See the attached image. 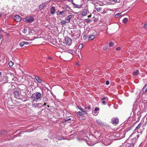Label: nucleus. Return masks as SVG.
Returning <instances> with one entry per match:
<instances>
[{
  "label": "nucleus",
  "instance_id": "obj_20",
  "mask_svg": "<svg viewBox=\"0 0 147 147\" xmlns=\"http://www.w3.org/2000/svg\"><path fill=\"white\" fill-rule=\"evenodd\" d=\"M92 21V20L91 19H87L85 20V22L87 23H89L90 22Z\"/></svg>",
  "mask_w": 147,
  "mask_h": 147
},
{
  "label": "nucleus",
  "instance_id": "obj_23",
  "mask_svg": "<svg viewBox=\"0 0 147 147\" xmlns=\"http://www.w3.org/2000/svg\"><path fill=\"white\" fill-rule=\"evenodd\" d=\"M86 11L87 10H86V11H84L83 12H82V15L83 16H85L86 15L87 13V12Z\"/></svg>",
  "mask_w": 147,
  "mask_h": 147
},
{
  "label": "nucleus",
  "instance_id": "obj_54",
  "mask_svg": "<svg viewBox=\"0 0 147 147\" xmlns=\"http://www.w3.org/2000/svg\"><path fill=\"white\" fill-rule=\"evenodd\" d=\"M100 12V11L101 10H96Z\"/></svg>",
  "mask_w": 147,
  "mask_h": 147
},
{
  "label": "nucleus",
  "instance_id": "obj_60",
  "mask_svg": "<svg viewBox=\"0 0 147 147\" xmlns=\"http://www.w3.org/2000/svg\"><path fill=\"white\" fill-rule=\"evenodd\" d=\"M2 16V14H0V17H1Z\"/></svg>",
  "mask_w": 147,
  "mask_h": 147
},
{
  "label": "nucleus",
  "instance_id": "obj_38",
  "mask_svg": "<svg viewBox=\"0 0 147 147\" xmlns=\"http://www.w3.org/2000/svg\"><path fill=\"white\" fill-rule=\"evenodd\" d=\"M121 13H117L115 15V17H116V18H117L118 17V16H120V14H121Z\"/></svg>",
  "mask_w": 147,
  "mask_h": 147
},
{
  "label": "nucleus",
  "instance_id": "obj_48",
  "mask_svg": "<svg viewBox=\"0 0 147 147\" xmlns=\"http://www.w3.org/2000/svg\"><path fill=\"white\" fill-rule=\"evenodd\" d=\"M93 114L95 115H97V112L96 111L95 112V113H93Z\"/></svg>",
  "mask_w": 147,
  "mask_h": 147
},
{
  "label": "nucleus",
  "instance_id": "obj_15",
  "mask_svg": "<svg viewBox=\"0 0 147 147\" xmlns=\"http://www.w3.org/2000/svg\"><path fill=\"white\" fill-rule=\"evenodd\" d=\"M57 44L59 45V47L62 49H64L65 47V45L64 46L63 45H62L61 44H60L59 43H57Z\"/></svg>",
  "mask_w": 147,
  "mask_h": 147
},
{
  "label": "nucleus",
  "instance_id": "obj_50",
  "mask_svg": "<svg viewBox=\"0 0 147 147\" xmlns=\"http://www.w3.org/2000/svg\"><path fill=\"white\" fill-rule=\"evenodd\" d=\"M47 103H46V102H45L44 103V104H43V105L44 106H45V105H47Z\"/></svg>",
  "mask_w": 147,
  "mask_h": 147
},
{
  "label": "nucleus",
  "instance_id": "obj_22",
  "mask_svg": "<svg viewBox=\"0 0 147 147\" xmlns=\"http://www.w3.org/2000/svg\"><path fill=\"white\" fill-rule=\"evenodd\" d=\"M69 120H71V121H74V118L72 117H71V118H69L68 119H66L65 120V121H69Z\"/></svg>",
  "mask_w": 147,
  "mask_h": 147
},
{
  "label": "nucleus",
  "instance_id": "obj_26",
  "mask_svg": "<svg viewBox=\"0 0 147 147\" xmlns=\"http://www.w3.org/2000/svg\"><path fill=\"white\" fill-rule=\"evenodd\" d=\"M108 49V46H105L103 47L102 49V50L103 51H105L106 50Z\"/></svg>",
  "mask_w": 147,
  "mask_h": 147
},
{
  "label": "nucleus",
  "instance_id": "obj_3",
  "mask_svg": "<svg viewBox=\"0 0 147 147\" xmlns=\"http://www.w3.org/2000/svg\"><path fill=\"white\" fill-rule=\"evenodd\" d=\"M65 42L67 45H70L72 43V40L68 36H66L65 37Z\"/></svg>",
  "mask_w": 147,
  "mask_h": 147
},
{
  "label": "nucleus",
  "instance_id": "obj_12",
  "mask_svg": "<svg viewBox=\"0 0 147 147\" xmlns=\"http://www.w3.org/2000/svg\"><path fill=\"white\" fill-rule=\"evenodd\" d=\"M13 94L15 97L16 98L20 96V93L19 92L17 91H14V92Z\"/></svg>",
  "mask_w": 147,
  "mask_h": 147
},
{
  "label": "nucleus",
  "instance_id": "obj_24",
  "mask_svg": "<svg viewBox=\"0 0 147 147\" xmlns=\"http://www.w3.org/2000/svg\"><path fill=\"white\" fill-rule=\"evenodd\" d=\"M8 64L10 67H11L13 65V63L11 61H10L9 63Z\"/></svg>",
  "mask_w": 147,
  "mask_h": 147
},
{
  "label": "nucleus",
  "instance_id": "obj_2",
  "mask_svg": "<svg viewBox=\"0 0 147 147\" xmlns=\"http://www.w3.org/2000/svg\"><path fill=\"white\" fill-rule=\"evenodd\" d=\"M24 20V21L27 22L28 23H32L34 20L33 17L31 16H27Z\"/></svg>",
  "mask_w": 147,
  "mask_h": 147
},
{
  "label": "nucleus",
  "instance_id": "obj_34",
  "mask_svg": "<svg viewBox=\"0 0 147 147\" xmlns=\"http://www.w3.org/2000/svg\"><path fill=\"white\" fill-rule=\"evenodd\" d=\"M24 42H21L20 43V46L21 47H23L24 45Z\"/></svg>",
  "mask_w": 147,
  "mask_h": 147
},
{
  "label": "nucleus",
  "instance_id": "obj_10",
  "mask_svg": "<svg viewBox=\"0 0 147 147\" xmlns=\"http://www.w3.org/2000/svg\"><path fill=\"white\" fill-rule=\"evenodd\" d=\"M71 15H69L65 18V20L67 23H69V22L70 19L71 18Z\"/></svg>",
  "mask_w": 147,
  "mask_h": 147
},
{
  "label": "nucleus",
  "instance_id": "obj_16",
  "mask_svg": "<svg viewBox=\"0 0 147 147\" xmlns=\"http://www.w3.org/2000/svg\"><path fill=\"white\" fill-rule=\"evenodd\" d=\"M78 107L82 112H85L86 113H87V111H85L80 106H78Z\"/></svg>",
  "mask_w": 147,
  "mask_h": 147
},
{
  "label": "nucleus",
  "instance_id": "obj_56",
  "mask_svg": "<svg viewBox=\"0 0 147 147\" xmlns=\"http://www.w3.org/2000/svg\"><path fill=\"white\" fill-rule=\"evenodd\" d=\"M2 75V73L0 71V76Z\"/></svg>",
  "mask_w": 147,
  "mask_h": 147
},
{
  "label": "nucleus",
  "instance_id": "obj_39",
  "mask_svg": "<svg viewBox=\"0 0 147 147\" xmlns=\"http://www.w3.org/2000/svg\"><path fill=\"white\" fill-rule=\"evenodd\" d=\"M81 6V5H76L75 6V7H76L78 8H80Z\"/></svg>",
  "mask_w": 147,
  "mask_h": 147
},
{
  "label": "nucleus",
  "instance_id": "obj_32",
  "mask_svg": "<svg viewBox=\"0 0 147 147\" xmlns=\"http://www.w3.org/2000/svg\"><path fill=\"white\" fill-rule=\"evenodd\" d=\"M56 10H51V13L52 14H54Z\"/></svg>",
  "mask_w": 147,
  "mask_h": 147
},
{
  "label": "nucleus",
  "instance_id": "obj_49",
  "mask_svg": "<svg viewBox=\"0 0 147 147\" xmlns=\"http://www.w3.org/2000/svg\"><path fill=\"white\" fill-rule=\"evenodd\" d=\"M48 59H50V60H51V59H52V58L51 57H48Z\"/></svg>",
  "mask_w": 147,
  "mask_h": 147
},
{
  "label": "nucleus",
  "instance_id": "obj_46",
  "mask_svg": "<svg viewBox=\"0 0 147 147\" xmlns=\"http://www.w3.org/2000/svg\"><path fill=\"white\" fill-rule=\"evenodd\" d=\"M65 7V8L66 9H67V8H69V6L67 5H65L64 6Z\"/></svg>",
  "mask_w": 147,
  "mask_h": 147
},
{
  "label": "nucleus",
  "instance_id": "obj_19",
  "mask_svg": "<svg viewBox=\"0 0 147 147\" xmlns=\"http://www.w3.org/2000/svg\"><path fill=\"white\" fill-rule=\"evenodd\" d=\"M139 72V70H137L136 71L134 72L133 73V75L134 76L137 75Z\"/></svg>",
  "mask_w": 147,
  "mask_h": 147
},
{
  "label": "nucleus",
  "instance_id": "obj_35",
  "mask_svg": "<svg viewBox=\"0 0 147 147\" xmlns=\"http://www.w3.org/2000/svg\"><path fill=\"white\" fill-rule=\"evenodd\" d=\"M101 100H105V101H106H106H107L108 99H107V97H104V98H101Z\"/></svg>",
  "mask_w": 147,
  "mask_h": 147
},
{
  "label": "nucleus",
  "instance_id": "obj_43",
  "mask_svg": "<svg viewBox=\"0 0 147 147\" xmlns=\"http://www.w3.org/2000/svg\"><path fill=\"white\" fill-rule=\"evenodd\" d=\"M98 20V19L97 18H94V22L97 21Z\"/></svg>",
  "mask_w": 147,
  "mask_h": 147
},
{
  "label": "nucleus",
  "instance_id": "obj_53",
  "mask_svg": "<svg viewBox=\"0 0 147 147\" xmlns=\"http://www.w3.org/2000/svg\"><path fill=\"white\" fill-rule=\"evenodd\" d=\"M2 38V36L1 35H0V40H1Z\"/></svg>",
  "mask_w": 147,
  "mask_h": 147
},
{
  "label": "nucleus",
  "instance_id": "obj_27",
  "mask_svg": "<svg viewBox=\"0 0 147 147\" xmlns=\"http://www.w3.org/2000/svg\"><path fill=\"white\" fill-rule=\"evenodd\" d=\"M83 47V45L82 44H80L78 46V49H81Z\"/></svg>",
  "mask_w": 147,
  "mask_h": 147
},
{
  "label": "nucleus",
  "instance_id": "obj_6",
  "mask_svg": "<svg viewBox=\"0 0 147 147\" xmlns=\"http://www.w3.org/2000/svg\"><path fill=\"white\" fill-rule=\"evenodd\" d=\"M21 20V18L19 16L17 15L14 17V20L16 22H20Z\"/></svg>",
  "mask_w": 147,
  "mask_h": 147
},
{
  "label": "nucleus",
  "instance_id": "obj_63",
  "mask_svg": "<svg viewBox=\"0 0 147 147\" xmlns=\"http://www.w3.org/2000/svg\"><path fill=\"white\" fill-rule=\"evenodd\" d=\"M76 64L77 65H78V63H76Z\"/></svg>",
  "mask_w": 147,
  "mask_h": 147
},
{
  "label": "nucleus",
  "instance_id": "obj_25",
  "mask_svg": "<svg viewBox=\"0 0 147 147\" xmlns=\"http://www.w3.org/2000/svg\"><path fill=\"white\" fill-rule=\"evenodd\" d=\"M42 100L44 102H45L48 100V99L46 97H44L43 98Z\"/></svg>",
  "mask_w": 147,
  "mask_h": 147
},
{
  "label": "nucleus",
  "instance_id": "obj_11",
  "mask_svg": "<svg viewBox=\"0 0 147 147\" xmlns=\"http://www.w3.org/2000/svg\"><path fill=\"white\" fill-rule=\"evenodd\" d=\"M147 90V83L146 84L142 89V93H145Z\"/></svg>",
  "mask_w": 147,
  "mask_h": 147
},
{
  "label": "nucleus",
  "instance_id": "obj_14",
  "mask_svg": "<svg viewBox=\"0 0 147 147\" xmlns=\"http://www.w3.org/2000/svg\"><path fill=\"white\" fill-rule=\"evenodd\" d=\"M33 103L32 104V107H34L35 108H36V107H38V105L40 103L37 104V103Z\"/></svg>",
  "mask_w": 147,
  "mask_h": 147
},
{
  "label": "nucleus",
  "instance_id": "obj_29",
  "mask_svg": "<svg viewBox=\"0 0 147 147\" xmlns=\"http://www.w3.org/2000/svg\"><path fill=\"white\" fill-rule=\"evenodd\" d=\"M61 23L62 25H64L67 23L66 22L65 20H63L61 21Z\"/></svg>",
  "mask_w": 147,
  "mask_h": 147
},
{
  "label": "nucleus",
  "instance_id": "obj_44",
  "mask_svg": "<svg viewBox=\"0 0 147 147\" xmlns=\"http://www.w3.org/2000/svg\"><path fill=\"white\" fill-rule=\"evenodd\" d=\"M87 36L86 34H84L83 36V38L84 39H86V38Z\"/></svg>",
  "mask_w": 147,
  "mask_h": 147
},
{
  "label": "nucleus",
  "instance_id": "obj_5",
  "mask_svg": "<svg viewBox=\"0 0 147 147\" xmlns=\"http://www.w3.org/2000/svg\"><path fill=\"white\" fill-rule=\"evenodd\" d=\"M112 123L113 124H117L118 123L119 119L117 118L114 117L111 119Z\"/></svg>",
  "mask_w": 147,
  "mask_h": 147
},
{
  "label": "nucleus",
  "instance_id": "obj_42",
  "mask_svg": "<svg viewBox=\"0 0 147 147\" xmlns=\"http://www.w3.org/2000/svg\"><path fill=\"white\" fill-rule=\"evenodd\" d=\"M24 42V45H28L29 44V42Z\"/></svg>",
  "mask_w": 147,
  "mask_h": 147
},
{
  "label": "nucleus",
  "instance_id": "obj_58",
  "mask_svg": "<svg viewBox=\"0 0 147 147\" xmlns=\"http://www.w3.org/2000/svg\"><path fill=\"white\" fill-rule=\"evenodd\" d=\"M69 1H72V0H68Z\"/></svg>",
  "mask_w": 147,
  "mask_h": 147
},
{
  "label": "nucleus",
  "instance_id": "obj_40",
  "mask_svg": "<svg viewBox=\"0 0 147 147\" xmlns=\"http://www.w3.org/2000/svg\"><path fill=\"white\" fill-rule=\"evenodd\" d=\"M85 109H90V106H88L87 107H85Z\"/></svg>",
  "mask_w": 147,
  "mask_h": 147
},
{
  "label": "nucleus",
  "instance_id": "obj_13",
  "mask_svg": "<svg viewBox=\"0 0 147 147\" xmlns=\"http://www.w3.org/2000/svg\"><path fill=\"white\" fill-rule=\"evenodd\" d=\"M35 78L38 82L39 83L41 82L42 80L38 77L35 76Z\"/></svg>",
  "mask_w": 147,
  "mask_h": 147
},
{
  "label": "nucleus",
  "instance_id": "obj_4",
  "mask_svg": "<svg viewBox=\"0 0 147 147\" xmlns=\"http://www.w3.org/2000/svg\"><path fill=\"white\" fill-rule=\"evenodd\" d=\"M97 35V32L95 31H93V32L92 34H91L89 36L88 40H92L94 39L95 36Z\"/></svg>",
  "mask_w": 147,
  "mask_h": 147
},
{
  "label": "nucleus",
  "instance_id": "obj_57",
  "mask_svg": "<svg viewBox=\"0 0 147 147\" xmlns=\"http://www.w3.org/2000/svg\"><path fill=\"white\" fill-rule=\"evenodd\" d=\"M111 142H110L109 143V144H108V145H109V144H111Z\"/></svg>",
  "mask_w": 147,
  "mask_h": 147
},
{
  "label": "nucleus",
  "instance_id": "obj_28",
  "mask_svg": "<svg viewBox=\"0 0 147 147\" xmlns=\"http://www.w3.org/2000/svg\"><path fill=\"white\" fill-rule=\"evenodd\" d=\"M96 122L98 124L100 125H101L102 124V123L101 122V121L99 120H96Z\"/></svg>",
  "mask_w": 147,
  "mask_h": 147
},
{
  "label": "nucleus",
  "instance_id": "obj_1",
  "mask_svg": "<svg viewBox=\"0 0 147 147\" xmlns=\"http://www.w3.org/2000/svg\"><path fill=\"white\" fill-rule=\"evenodd\" d=\"M57 13V15L62 16H65L69 13V12L67 10H64L62 11H58Z\"/></svg>",
  "mask_w": 147,
  "mask_h": 147
},
{
  "label": "nucleus",
  "instance_id": "obj_59",
  "mask_svg": "<svg viewBox=\"0 0 147 147\" xmlns=\"http://www.w3.org/2000/svg\"><path fill=\"white\" fill-rule=\"evenodd\" d=\"M47 107H49V105H47Z\"/></svg>",
  "mask_w": 147,
  "mask_h": 147
},
{
  "label": "nucleus",
  "instance_id": "obj_9",
  "mask_svg": "<svg viewBox=\"0 0 147 147\" xmlns=\"http://www.w3.org/2000/svg\"><path fill=\"white\" fill-rule=\"evenodd\" d=\"M8 131H5L4 130L0 131V136H3L5 135L6 133H8Z\"/></svg>",
  "mask_w": 147,
  "mask_h": 147
},
{
  "label": "nucleus",
  "instance_id": "obj_64",
  "mask_svg": "<svg viewBox=\"0 0 147 147\" xmlns=\"http://www.w3.org/2000/svg\"><path fill=\"white\" fill-rule=\"evenodd\" d=\"M94 12H95L96 11L95 10H94Z\"/></svg>",
  "mask_w": 147,
  "mask_h": 147
},
{
  "label": "nucleus",
  "instance_id": "obj_7",
  "mask_svg": "<svg viewBox=\"0 0 147 147\" xmlns=\"http://www.w3.org/2000/svg\"><path fill=\"white\" fill-rule=\"evenodd\" d=\"M31 99L32 100V103H33L34 101L36 102H37V100L36 99V97L35 93L32 94L31 97Z\"/></svg>",
  "mask_w": 147,
  "mask_h": 147
},
{
  "label": "nucleus",
  "instance_id": "obj_55",
  "mask_svg": "<svg viewBox=\"0 0 147 147\" xmlns=\"http://www.w3.org/2000/svg\"><path fill=\"white\" fill-rule=\"evenodd\" d=\"M91 15H89V16H88V18H90V17H91Z\"/></svg>",
  "mask_w": 147,
  "mask_h": 147
},
{
  "label": "nucleus",
  "instance_id": "obj_52",
  "mask_svg": "<svg viewBox=\"0 0 147 147\" xmlns=\"http://www.w3.org/2000/svg\"><path fill=\"white\" fill-rule=\"evenodd\" d=\"M51 9H55V7H51Z\"/></svg>",
  "mask_w": 147,
  "mask_h": 147
},
{
  "label": "nucleus",
  "instance_id": "obj_36",
  "mask_svg": "<svg viewBox=\"0 0 147 147\" xmlns=\"http://www.w3.org/2000/svg\"><path fill=\"white\" fill-rule=\"evenodd\" d=\"M134 143L133 142L128 147H134Z\"/></svg>",
  "mask_w": 147,
  "mask_h": 147
},
{
  "label": "nucleus",
  "instance_id": "obj_17",
  "mask_svg": "<svg viewBox=\"0 0 147 147\" xmlns=\"http://www.w3.org/2000/svg\"><path fill=\"white\" fill-rule=\"evenodd\" d=\"M141 126V123H140L136 127L134 131H135L137 130L138 129H139Z\"/></svg>",
  "mask_w": 147,
  "mask_h": 147
},
{
  "label": "nucleus",
  "instance_id": "obj_31",
  "mask_svg": "<svg viewBox=\"0 0 147 147\" xmlns=\"http://www.w3.org/2000/svg\"><path fill=\"white\" fill-rule=\"evenodd\" d=\"M44 7V5L43 4H41L39 5V8L40 9H43Z\"/></svg>",
  "mask_w": 147,
  "mask_h": 147
},
{
  "label": "nucleus",
  "instance_id": "obj_62",
  "mask_svg": "<svg viewBox=\"0 0 147 147\" xmlns=\"http://www.w3.org/2000/svg\"><path fill=\"white\" fill-rule=\"evenodd\" d=\"M70 51H71V52L73 53V51H72V50Z\"/></svg>",
  "mask_w": 147,
  "mask_h": 147
},
{
  "label": "nucleus",
  "instance_id": "obj_51",
  "mask_svg": "<svg viewBox=\"0 0 147 147\" xmlns=\"http://www.w3.org/2000/svg\"><path fill=\"white\" fill-rule=\"evenodd\" d=\"M106 11H103V12L102 13H104H104H106Z\"/></svg>",
  "mask_w": 147,
  "mask_h": 147
},
{
  "label": "nucleus",
  "instance_id": "obj_18",
  "mask_svg": "<svg viewBox=\"0 0 147 147\" xmlns=\"http://www.w3.org/2000/svg\"><path fill=\"white\" fill-rule=\"evenodd\" d=\"M77 114L78 117L80 116H82L83 115V113L81 111L78 112Z\"/></svg>",
  "mask_w": 147,
  "mask_h": 147
},
{
  "label": "nucleus",
  "instance_id": "obj_41",
  "mask_svg": "<svg viewBox=\"0 0 147 147\" xmlns=\"http://www.w3.org/2000/svg\"><path fill=\"white\" fill-rule=\"evenodd\" d=\"M109 84V81L108 80H107V81L106 82V84L107 85H108Z\"/></svg>",
  "mask_w": 147,
  "mask_h": 147
},
{
  "label": "nucleus",
  "instance_id": "obj_8",
  "mask_svg": "<svg viewBox=\"0 0 147 147\" xmlns=\"http://www.w3.org/2000/svg\"><path fill=\"white\" fill-rule=\"evenodd\" d=\"M35 94V95L36 97V99H37V100L41 98V94L39 92H36Z\"/></svg>",
  "mask_w": 147,
  "mask_h": 147
},
{
  "label": "nucleus",
  "instance_id": "obj_33",
  "mask_svg": "<svg viewBox=\"0 0 147 147\" xmlns=\"http://www.w3.org/2000/svg\"><path fill=\"white\" fill-rule=\"evenodd\" d=\"M99 109L98 108H96L94 110L92 111V113H95V112L96 111H98L99 110Z\"/></svg>",
  "mask_w": 147,
  "mask_h": 147
},
{
  "label": "nucleus",
  "instance_id": "obj_61",
  "mask_svg": "<svg viewBox=\"0 0 147 147\" xmlns=\"http://www.w3.org/2000/svg\"><path fill=\"white\" fill-rule=\"evenodd\" d=\"M134 133L133 134H131V135L130 136H131L132 135H133V134H134Z\"/></svg>",
  "mask_w": 147,
  "mask_h": 147
},
{
  "label": "nucleus",
  "instance_id": "obj_45",
  "mask_svg": "<svg viewBox=\"0 0 147 147\" xmlns=\"http://www.w3.org/2000/svg\"><path fill=\"white\" fill-rule=\"evenodd\" d=\"M102 103L103 104V105H105L106 104V102L105 101L103 100L102 102Z\"/></svg>",
  "mask_w": 147,
  "mask_h": 147
},
{
  "label": "nucleus",
  "instance_id": "obj_30",
  "mask_svg": "<svg viewBox=\"0 0 147 147\" xmlns=\"http://www.w3.org/2000/svg\"><path fill=\"white\" fill-rule=\"evenodd\" d=\"M109 45L110 47H112L114 45V44L112 42H109Z\"/></svg>",
  "mask_w": 147,
  "mask_h": 147
},
{
  "label": "nucleus",
  "instance_id": "obj_21",
  "mask_svg": "<svg viewBox=\"0 0 147 147\" xmlns=\"http://www.w3.org/2000/svg\"><path fill=\"white\" fill-rule=\"evenodd\" d=\"M128 21V19L126 18H125L123 20V23L124 24H125Z\"/></svg>",
  "mask_w": 147,
  "mask_h": 147
},
{
  "label": "nucleus",
  "instance_id": "obj_37",
  "mask_svg": "<svg viewBox=\"0 0 147 147\" xmlns=\"http://www.w3.org/2000/svg\"><path fill=\"white\" fill-rule=\"evenodd\" d=\"M144 27L146 29L147 28V23L146 22L145 23Z\"/></svg>",
  "mask_w": 147,
  "mask_h": 147
},
{
  "label": "nucleus",
  "instance_id": "obj_47",
  "mask_svg": "<svg viewBox=\"0 0 147 147\" xmlns=\"http://www.w3.org/2000/svg\"><path fill=\"white\" fill-rule=\"evenodd\" d=\"M116 49L117 50H119L120 49V47H117L116 48Z\"/></svg>",
  "mask_w": 147,
  "mask_h": 147
}]
</instances>
